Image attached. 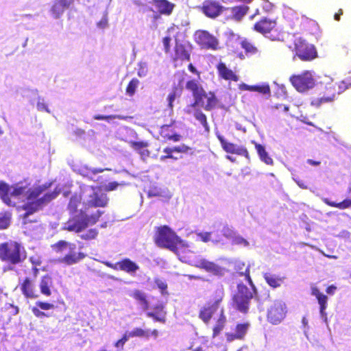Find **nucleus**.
<instances>
[{
    "label": "nucleus",
    "instance_id": "1",
    "mask_svg": "<svg viewBox=\"0 0 351 351\" xmlns=\"http://www.w3.org/2000/svg\"><path fill=\"white\" fill-rule=\"evenodd\" d=\"M44 185H36L32 187L29 184L21 182L10 186L8 183L1 181L0 198L8 206L16 207L19 204L25 203L22 209L25 210L23 217L26 218L42 209L43 206L55 199L57 193L50 192L39 196L45 191Z\"/></svg>",
    "mask_w": 351,
    "mask_h": 351
},
{
    "label": "nucleus",
    "instance_id": "2",
    "mask_svg": "<svg viewBox=\"0 0 351 351\" xmlns=\"http://www.w3.org/2000/svg\"><path fill=\"white\" fill-rule=\"evenodd\" d=\"M239 274L245 276L250 287L243 283L237 285V292L232 298V306L237 311L245 315L249 312L250 301L256 295L257 291L251 278L250 270L248 267L245 269L244 272H241Z\"/></svg>",
    "mask_w": 351,
    "mask_h": 351
},
{
    "label": "nucleus",
    "instance_id": "3",
    "mask_svg": "<svg viewBox=\"0 0 351 351\" xmlns=\"http://www.w3.org/2000/svg\"><path fill=\"white\" fill-rule=\"evenodd\" d=\"M185 88L192 93L194 98V102L190 105L191 107L201 106L206 111H210L216 107L218 100L215 93L211 91L207 93L197 80H188Z\"/></svg>",
    "mask_w": 351,
    "mask_h": 351
},
{
    "label": "nucleus",
    "instance_id": "4",
    "mask_svg": "<svg viewBox=\"0 0 351 351\" xmlns=\"http://www.w3.org/2000/svg\"><path fill=\"white\" fill-rule=\"evenodd\" d=\"M103 211L97 210L88 215L84 210L80 209L79 213H70L67 221L64 223L62 229L69 232L80 233L88 226L95 224L99 220Z\"/></svg>",
    "mask_w": 351,
    "mask_h": 351
},
{
    "label": "nucleus",
    "instance_id": "5",
    "mask_svg": "<svg viewBox=\"0 0 351 351\" xmlns=\"http://www.w3.org/2000/svg\"><path fill=\"white\" fill-rule=\"evenodd\" d=\"M154 242L158 247L168 249L175 253H177L179 248L188 247L186 242L167 226L157 228Z\"/></svg>",
    "mask_w": 351,
    "mask_h": 351
},
{
    "label": "nucleus",
    "instance_id": "6",
    "mask_svg": "<svg viewBox=\"0 0 351 351\" xmlns=\"http://www.w3.org/2000/svg\"><path fill=\"white\" fill-rule=\"evenodd\" d=\"M27 258V252L19 242L9 240L0 244V260L9 265H19Z\"/></svg>",
    "mask_w": 351,
    "mask_h": 351
},
{
    "label": "nucleus",
    "instance_id": "7",
    "mask_svg": "<svg viewBox=\"0 0 351 351\" xmlns=\"http://www.w3.org/2000/svg\"><path fill=\"white\" fill-rule=\"evenodd\" d=\"M193 46L188 41L175 40V44L169 55L170 60L175 67L182 66L184 62H189L191 58Z\"/></svg>",
    "mask_w": 351,
    "mask_h": 351
},
{
    "label": "nucleus",
    "instance_id": "8",
    "mask_svg": "<svg viewBox=\"0 0 351 351\" xmlns=\"http://www.w3.org/2000/svg\"><path fill=\"white\" fill-rule=\"evenodd\" d=\"M349 87H351V80L348 77L339 83H330L326 86V93L320 98L315 99L313 104L320 105L323 103L330 102L337 95H340Z\"/></svg>",
    "mask_w": 351,
    "mask_h": 351
},
{
    "label": "nucleus",
    "instance_id": "9",
    "mask_svg": "<svg viewBox=\"0 0 351 351\" xmlns=\"http://www.w3.org/2000/svg\"><path fill=\"white\" fill-rule=\"evenodd\" d=\"M294 53L300 60L310 62L317 57V51L314 45L299 38L294 42Z\"/></svg>",
    "mask_w": 351,
    "mask_h": 351
},
{
    "label": "nucleus",
    "instance_id": "10",
    "mask_svg": "<svg viewBox=\"0 0 351 351\" xmlns=\"http://www.w3.org/2000/svg\"><path fill=\"white\" fill-rule=\"evenodd\" d=\"M287 313L286 304L280 300H274L267 309V319L273 325L279 324L286 317Z\"/></svg>",
    "mask_w": 351,
    "mask_h": 351
},
{
    "label": "nucleus",
    "instance_id": "11",
    "mask_svg": "<svg viewBox=\"0 0 351 351\" xmlns=\"http://www.w3.org/2000/svg\"><path fill=\"white\" fill-rule=\"evenodd\" d=\"M289 80L294 88L303 93L312 88L315 85V80L311 71H305L298 75H293Z\"/></svg>",
    "mask_w": 351,
    "mask_h": 351
},
{
    "label": "nucleus",
    "instance_id": "12",
    "mask_svg": "<svg viewBox=\"0 0 351 351\" xmlns=\"http://www.w3.org/2000/svg\"><path fill=\"white\" fill-rule=\"evenodd\" d=\"M17 288L26 299H36L39 297L36 280L31 276H25L19 280Z\"/></svg>",
    "mask_w": 351,
    "mask_h": 351
},
{
    "label": "nucleus",
    "instance_id": "13",
    "mask_svg": "<svg viewBox=\"0 0 351 351\" xmlns=\"http://www.w3.org/2000/svg\"><path fill=\"white\" fill-rule=\"evenodd\" d=\"M221 301V297H219L215 300H210L208 301L200 308L198 315L199 318L204 324H208L210 322L213 315L218 310Z\"/></svg>",
    "mask_w": 351,
    "mask_h": 351
},
{
    "label": "nucleus",
    "instance_id": "14",
    "mask_svg": "<svg viewBox=\"0 0 351 351\" xmlns=\"http://www.w3.org/2000/svg\"><path fill=\"white\" fill-rule=\"evenodd\" d=\"M195 40L202 49L216 50L218 48V40L206 30H198L195 34Z\"/></svg>",
    "mask_w": 351,
    "mask_h": 351
},
{
    "label": "nucleus",
    "instance_id": "15",
    "mask_svg": "<svg viewBox=\"0 0 351 351\" xmlns=\"http://www.w3.org/2000/svg\"><path fill=\"white\" fill-rule=\"evenodd\" d=\"M225 7H223L220 3L216 1L206 0L203 2L201 7L202 12L208 17L215 19L219 16L224 10Z\"/></svg>",
    "mask_w": 351,
    "mask_h": 351
},
{
    "label": "nucleus",
    "instance_id": "16",
    "mask_svg": "<svg viewBox=\"0 0 351 351\" xmlns=\"http://www.w3.org/2000/svg\"><path fill=\"white\" fill-rule=\"evenodd\" d=\"M176 121H171L170 123L160 126L159 134L165 141L178 142L182 139V136L177 133L174 129Z\"/></svg>",
    "mask_w": 351,
    "mask_h": 351
},
{
    "label": "nucleus",
    "instance_id": "17",
    "mask_svg": "<svg viewBox=\"0 0 351 351\" xmlns=\"http://www.w3.org/2000/svg\"><path fill=\"white\" fill-rule=\"evenodd\" d=\"M106 265L113 269L127 272L132 276H134L139 269L138 265L128 258H123L114 264L106 263Z\"/></svg>",
    "mask_w": 351,
    "mask_h": 351
},
{
    "label": "nucleus",
    "instance_id": "18",
    "mask_svg": "<svg viewBox=\"0 0 351 351\" xmlns=\"http://www.w3.org/2000/svg\"><path fill=\"white\" fill-rule=\"evenodd\" d=\"M250 324L248 322L239 323L236 325L233 332H226L225 336L227 341L243 340L249 330Z\"/></svg>",
    "mask_w": 351,
    "mask_h": 351
},
{
    "label": "nucleus",
    "instance_id": "19",
    "mask_svg": "<svg viewBox=\"0 0 351 351\" xmlns=\"http://www.w3.org/2000/svg\"><path fill=\"white\" fill-rule=\"evenodd\" d=\"M298 22L299 29L307 34L311 35H316L319 32V27L318 23L311 19H308L304 16H302L300 18H297Z\"/></svg>",
    "mask_w": 351,
    "mask_h": 351
},
{
    "label": "nucleus",
    "instance_id": "20",
    "mask_svg": "<svg viewBox=\"0 0 351 351\" xmlns=\"http://www.w3.org/2000/svg\"><path fill=\"white\" fill-rule=\"evenodd\" d=\"M217 138L221 143L223 150L230 154H234L245 156L246 158H250V155L247 149L244 147H237L232 143L228 142L222 136L218 135Z\"/></svg>",
    "mask_w": 351,
    "mask_h": 351
},
{
    "label": "nucleus",
    "instance_id": "21",
    "mask_svg": "<svg viewBox=\"0 0 351 351\" xmlns=\"http://www.w3.org/2000/svg\"><path fill=\"white\" fill-rule=\"evenodd\" d=\"M195 266L217 276H222L225 273L224 268L204 258L197 260L195 262Z\"/></svg>",
    "mask_w": 351,
    "mask_h": 351
},
{
    "label": "nucleus",
    "instance_id": "22",
    "mask_svg": "<svg viewBox=\"0 0 351 351\" xmlns=\"http://www.w3.org/2000/svg\"><path fill=\"white\" fill-rule=\"evenodd\" d=\"M224 10L230 12L226 16V20L239 22L248 13L250 8L246 5H239L231 8H225Z\"/></svg>",
    "mask_w": 351,
    "mask_h": 351
},
{
    "label": "nucleus",
    "instance_id": "23",
    "mask_svg": "<svg viewBox=\"0 0 351 351\" xmlns=\"http://www.w3.org/2000/svg\"><path fill=\"white\" fill-rule=\"evenodd\" d=\"M87 254L83 252H75V250H69V252L58 259V263L66 265H73L84 260Z\"/></svg>",
    "mask_w": 351,
    "mask_h": 351
},
{
    "label": "nucleus",
    "instance_id": "24",
    "mask_svg": "<svg viewBox=\"0 0 351 351\" xmlns=\"http://www.w3.org/2000/svg\"><path fill=\"white\" fill-rule=\"evenodd\" d=\"M276 21L267 18H263L254 25L253 29L260 34L266 35L274 30L276 31Z\"/></svg>",
    "mask_w": 351,
    "mask_h": 351
},
{
    "label": "nucleus",
    "instance_id": "25",
    "mask_svg": "<svg viewBox=\"0 0 351 351\" xmlns=\"http://www.w3.org/2000/svg\"><path fill=\"white\" fill-rule=\"evenodd\" d=\"M73 0H56L51 8V13L55 19H58L70 7Z\"/></svg>",
    "mask_w": 351,
    "mask_h": 351
},
{
    "label": "nucleus",
    "instance_id": "26",
    "mask_svg": "<svg viewBox=\"0 0 351 351\" xmlns=\"http://www.w3.org/2000/svg\"><path fill=\"white\" fill-rule=\"evenodd\" d=\"M218 75L225 80L237 82L239 76L231 69L228 68L225 63L220 62L216 66Z\"/></svg>",
    "mask_w": 351,
    "mask_h": 351
},
{
    "label": "nucleus",
    "instance_id": "27",
    "mask_svg": "<svg viewBox=\"0 0 351 351\" xmlns=\"http://www.w3.org/2000/svg\"><path fill=\"white\" fill-rule=\"evenodd\" d=\"M108 203V198L106 194L94 192L89 195V199L87 202L88 207H106Z\"/></svg>",
    "mask_w": 351,
    "mask_h": 351
},
{
    "label": "nucleus",
    "instance_id": "28",
    "mask_svg": "<svg viewBox=\"0 0 351 351\" xmlns=\"http://www.w3.org/2000/svg\"><path fill=\"white\" fill-rule=\"evenodd\" d=\"M154 311L147 313V316L152 318L155 322H158L162 324L166 322L167 312L165 311L163 304H160L154 306Z\"/></svg>",
    "mask_w": 351,
    "mask_h": 351
},
{
    "label": "nucleus",
    "instance_id": "29",
    "mask_svg": "<svg viewBox=\"0 0 351 351\" xmlns=\"http://www.w3.org/2000/svg\"><path fill=\"white\" fill-rule=\"evenodd\" d=\"M53 287V279L49 274H45L40 278L39 282V289L40 293L47 296L49 297L51 295L52 292L51 288Z\"/></svg>",
    "mask_w": 351,
    "mask_h": 351
},
{
    "label": "nucleus",
    "instance_id": "30",
    "mask_svg": "<svg viewBox=\"0 0 351 351\" xmlns=\"http://www.w3.org/2000/svg\"><path fill=\"white\" fill-rule=\"evenodd\" d=\"M130 147L138 153L142 158H147L149 156L150 152L147 149L149 143L147 141H131L129 143Z\"/></svg>",
    "mask_w": 351,
    "mask_h": 351
},
{
    "label": "nucleus",
    "instance_id": "31",
    "mask_svg": "<svg viewBox=\"0 0 351 351\" xmlns=\"http://www.w3.org/2000/svg\"><path fill=\"white\" fill-rule=\"evenodd\" d=\"M51 248L56 254H62L66 249L75 250L76 245L65 240H59L51 245Z\"/></svg>",
    "mask_w": 351,
    "mask_h": 351
},
{
    "label": "nucleus",
    "instance_id": "32",
    "mask_svg": "<svg viewBox=\"0 0 351 351\" xmlns=\"http://www.w3.org/2000/svg\"><path fill=\"white\" fill-rule=\"evenodd\" d=\"M311 293L313 295L315 296L317 300L318 304H319V311L321 315H324V311L327 308L328 297L322 293L316 287L311 289Z\"/></svg>",
    "mask_w": 351,
    "mask_h": 351
},
{
    "label": "nucleus",
    "instance_id": "33",
    "mask_svg": "<svg viewBox=\"0 0 351 351\" xmlns=\"http://www.w3.org/2000/svg\"><path fill=\"white\" fill-rule=\"evenodd\" d=\"M130 295L138 302L143 310H147L149 308V301L147 298L146 294L143 291L134 289Z\"/></svg>",
    "mask_w": 351,
    "mask_h": 351
},
{
    "label": "nucleus",
    "instance_id": "34",
    "mask_svg": "<svg viewBox=\"0 0 351 351\" xmlns=\"http://www.w3.org/2000/svg\"><path fill=\"white\" fill-rule=\"evenodd\" d=\"M154 5L161 14H170L174 8V5L167 0H154Z\"/></svg>",
    "mask_w": 351,
    "mask_h": 351
},
{
    "label": "nucleus",
    "instance_id": "35",
    "mask_svg": "<svg viewBox=\"0 0 351 351\" xmlns=\"http://www.w3.org/2000/svg\"><path fill=\"white\" fill-rule=\"evenodd\" d=\"M252 143L254 144L256 150L261 161H263L267 165H272L274 164V160L271 158V157L269 156V154L265 150V147L261 144L257 143L255 141H252Z\"/></svg>",
    "mask_w": 351,
    "mask_h": 351
},
{
    "label": "nucleus",
    "instance_id": "36",
    "mask_svg": "<svg viewBox=\"0 0 351 351\" xmlns=\"http://www.w3.org/2000/svg\"><path fill=\"white\" fill-rule=\"evenodd\" d=\"M263 278L266 282L272 288H278L282 284L285 277H280L271 273H265Z\"/></svg>",
    "mask_w": 351,
    "mask_h": 351
},
{
    "label": "nucleus",
    "instance_id": "37",
    "mask_svg": "<svg viewBox=\"0 0 351 351\" xmlns=\"http://www.w3.org/2000/svg\"><path fill=\"white\" fill-rule=\"evenodd\" d=\"M82 204V197L80 195L74 194L73 195L69 201L67 205V210L69 214L70 213H79L78 208Z\"/></svg>",
    "mask_w": 351,
    "mask_h": 351
},
{
    "label": "nucleus",
    "instance_id": "38",
    "mask_svg": "<svg viewBox=\"0 0 351 351\" xmlns=\"http://www.w3.org/2000/svg\"><path fill=\"white\" fill-rule=\"evenodd\" d=\"M226 317L224 315L223 311L221 312L213 328V337L215 338L218 336L221 332L223 330L226 324Z\"/></svg>",
    "mask_w": 351,
    "mask_h": 351
},
{
    "label": "nucleus",
    "instance_id": "39",
    "mask_svg": "<svg viewBox=\"0 0 351 351\" xmlns=\"http://www.w3.org/2000/svg\"><path fill=\"white\" fill-rule=\"evenodd\" d=\"M322 201L328 206L333 208H337L340 210L347 209L351 207V198L345 199L342 202L337 203L335 202L330 201L328 198H322Z\"/></svg>",
    "mask_w": 351,
    "mask_h": 351
},
{
    "label": "nucleus",
    "instance_id": "40",
    "mask_svg": "<svg viewBox=\"0 0 351 351\" xmlns=\"http://www.w3.org/2000/svg\"><path fill=\"white\" fill-rule=\"evenodd\" d=\"M240 45L247 56H252L258 53V49L256 45L247 38H243Z\"/></svg>",
    "mask_w": 351,
    "mask_h": 351
},
{
    "label": "nucleus",
    "instance_id": "41",
    "mask_svg": "<svg viewBox=\"0 0 351 351\" xmlns=\"http://www.w3.org/2000/svg\"><path fill=\"white\" fill-rule=\"evenodd\" d=\"M182 91V88L173 86L172 88L171 91L169 93L167 96V101H168V107L170 110H173V102L176 97H179Z\"/></svg>",
    "mask_w": 351,
    "mask_h": 351
},
{
    "label": "nucleus",
    "instance_id": "42",
    "mask_svg": "<svg viewBox=\"0 0 351 351\" xmlns=\"http://www.w3.org/2000/svg\"><path fill=\"white\" fill-rule=\"evenodd\" d=\"M154 0H134L135 5L140 8L142 12H152L155 13L152 5H154Z\"/></svg>",
    "mask_w": 351,
    "mask_h": 351
},
{
    "label": "nucleus",
    "instance_id": "43",
    "mask_svg": "<svg viewBox=\"0 0 351 351\" xmlns=\"http://www.w3.org/2000/svg\"><path fill=\"white\" fill-rule=\"evenodd\" d=\"M129 338L132 337H143L149 339L150 337V332L149 330H144L141 328H134L130 332H126Z\"/></svg>",
    "mask_w": 351,
    "mask_h": 351
},
{
    "label": "nucleus",
    "instance_id": "44",
    "mask_svg": "<svg viewBox=\"0 0 351 351\" xmlns=\"http://www.w3.org/2000/svg\"><path fill=\"white\" fill-rule=\"evenodd\" d=\"M193 116L195 118L199 121L203 128L206 131L209 130V125L207 121V117L205 114L202 112V111L199 109H197L194 113Z\"/></svg>",
    "mask_w": 351,
    "mask_h": 351
},
{
    "label": "nucleus",
    "instance_id": "45",
    "mask_svg": "<svg viewBox=\"0 0 351 351\" xmlns=\"http://www.w3.org/2000/svg\"><path fill=\"white\" fill-rule=\"evenodd\" d=\"M139 80L137 78L132 79L126 86L125 92L129 96H133L139 85Z\"/></svg>",
    "mask_w": 351,
    "mask_h": 351
},
{
    "label": "nucleus",
    "instance_id": "46",
    "mask_svg": "<svg viewBox=\"0 0 351 351\" xmlns=\"http://www.w3.org/2000/svg\"><path fill=\"white\" fill-rule=\"evenodd\" d=\"M11 221V217L8 213H0V230H4L9 227Z\"/></svg>",
    "mask_w": 351,
    "mask_h": 351
},
{
    "label": "nucleus",
    "instance_id": "47",
    "mask_svg": "<svg viewBox=\"0 0 351 351\" xmlns=\"http://www.w3.org/2000/svg\"><path fill=\"white\" fill-rule=\"evenodd\" d=\"M98 234L96 229H89L86 232L80 235V237L83 240H92L95 239Z\"/></svg>",
    "mask_w": 351,
    "mask_h": 351
},
{
    "label": "nucleus",
    "instance_id": "48",
    "mask_svg": "<svg viewBox=\"0 0 351 351\" xmlns=\"http://www.w3.org/2000/svg\"><path fill=\"white\" fill-rule=\"evenodd\" d=\"M253 91L263 95H270L271 93L270 87L267 84L253 86Z\"/></svg>",
    "mask_w": 351,
    "mask_h": 351
},
{
    "label": "nucleus",
    "instance_id": "49",
    "mask_svg": "<svg viewBox=\"0 0 351 351\" xmlns=\"http://www.w3.org/2000/svg\"><path fill=\"white\" fill-rule=\"evenodd\" d=\"M94 119L95 120H106V121H110L112 119H125V117L121 116V115H117V114H111V115H101V114H95L93 117Z\"/></svg>",
    "mask_w": 351,
    "mask_h": 351
},
{
    "label": "nucleus",
    "instance_id": "50",
    "mask_svg": "<svg viewBox=\"0 0 351 351\" xmlns=\"http://www.w3.org/2000/svg\"><path fill=\"white\" fill-rule=\"evenodd\" d=\"M171 38L170 36H166L162 40L164 52L165 53L169 54V55L172 51L171 50Z\"/></svg>",
    "mask_w": 351,
    "mask_h": 351
},
{
    "label": "nucleus",
    "instance_id": "51",
    "mask_svg": "<svg viewBox=\"0 0 351 351\" xmlns=\"http://www.w3.org/2000/svg\"><path fill=\"white\" fill-rule=\"evenodd\" d=\"M163 152L165 154H166V155L162 156L160 157V160H166V159H173V160H176L177 159V158L174 157L173 156V150L172 147H167L164 148L163 149Z\"/></svg>",
    "mask_w": 351,
    "mask_h": 351
},
{
    "label": "nucleus",
    "instance_id": "52",
    "mask_svg": "<svg viewBox=\"0 0 351 351\" xmlns=\"http://www.w3.org/2000/svg\"><path fill=\"white\" fill-rule=\"evenodd\" d=\"M172 148H173V152L182 153V154L188 153L189 151L191 150V147L184 144H182V145H180L178 146H174Z\"/></svg>",
    "mask_w": 351,
    "mask_h": 351
},
{
    "label": "nucleus",
    "instance_id": "53",
    "mask_svg": "<svg viewBox=\"0 0 351 351\" xmlns=\"http://www.w3.org/2000/svg\"><path fill=\"white\" fill-rule=\"evenodd\" d=\"M211 234L210 232H202L198 233L197 235L198 238L204 243H207L211 241Z\"/></svg>",
    "mask_w": 351,
    "mask_h": 351
},
{
    "label": "nucleus",
    "instance_id": "54",
    "mask_svg": "<svg viewBox=\"0 0 351 351\" xmlns=\"http://www.w3.org/2000/svg\"><path fill=\"white\" fill-rule=\"evenodd\" d=\"M155 283L157 287L160 290L162 294L167 293V285L165 282L162 281L160 279H155Z\"/></svg>",
    "mask_w": 351,
    "mask_h": 351
},
{
    "label": "nucleus",
    "instance_id": "55",
    "mask_svg": "<svg viewBox=\"0 0 351 351\" xmlns=\"http://www.w3.org/2000/svg\"><path fill=\"white\" fill-rule=\"evenodd\" d=\"M129 337L127 335V332L124 333L122 337L116 341L114 346L117 348L123 349L125 343L128 341Z\"/></svg>",
    "mask_w": 351,
    "mask_h": 351
},
{
    "label": "nucleus",
    "instance_id": "56",
    "mask_svg": "<svg viewBox=\"0 0 351 351\" xmlns=\"http://www.w3.org/2000/svg\"><path fill=\"white\" fill-rule=\"evenodd\" d=\"M36 305L43 310H50L54 308V305L53 304L47 302L38 301L36 302Z\"/></svg>",
    "mask_w": 351,
    "mask_h": 351
},
{
    "label": "nucleus",
    "instance_id": "57",
    "mask_svg": "<svg viewBox=\"0 0 351 351\" xmlns=\"http://www.w3.org/2000/svg\"><path fill=\"white\" fill-rule=\"evenodd\" d=\"M36 107H37L38 110H39V111H41V112L45 111V112H47L48 113L50 112V111H49V110L48 108L47 104L44 101V99H39L38 103H37Z\"/></svg>",
    "mask_w": 351,
    "mask_h": 351
},
{
    "label": "nucleus",
    "instance_id": "58",
    "mask_svg": "<svg viewBox=\"0 0 351 351\" xmlns=\"http://www.w3.org/2000/svg\"><path fill=\"white\" fill-rule=\"evenodd\" d=\"M32 312L33 314L38 318H42L44 317H47V314L43 311H41L38 306H34L32 308Z\"/></svg>",
    "mask_w": 351,
    "mask_h": 351
},
{
    "label": "nucleus",
    "instance_id": "59",
    "mask_svg": "<svg viewBox=\"0 0 351 351\" xmlns=\"http://www.w3.org/2000/svg\"><path fill=\"white\" fill-rule=\"evenodd\" d=\"M6 309H10V313L12 315H16L19 312V308L17 306L13 304H5Z\"/></svg>",
    "mask_w": 351,
    "mask_h": 351
},
{
    "label": "nucleus",
    "instance_id": "60",
    "mask_svg": "<svg viewBox=\"0 0 351 351\" xmlns=\"http://www.w3.org/2000/svg\"><path fill=\"white\" fill-rule=\"evenodd\" d=\"M123 184H119L117 182H110L108 183L107 185H106L105 186V191H114L115 189H117V187L119 186V185H122Z\"/></svg>",
    "mask_w": 351,
    "mask_h": 351
},
{
    "label": "nucleus",
    "instance_id": "61",
    "mask_svg": "<svg viewBox=\"0 0 351 351\" xmlns=\"http://www.w3.org/2000/svg\"><path fill=\"white\" fill-rule=\"evenodd\" d=\"M297 184L302 189H307L308 184L306 181L300 179L299 178H294Z\"/></svg>",
    "mask_w": 351,
    "mask_h": 351
},
{
    "label": "nucleus",
    "instance_id": "62",
    "mask_svg": "<svg viewBox=\"0 0 351 351\" xmlns=\"http://www.w3.org/2000/svg\"><path fill=\"white\" fill-rule=\"evenodd\" d=\"M188 69L191 73L197 75L198 79H200L201 72L199 71L192 63L188 64Z\"/></svg>",
    "mask_w": 351,
    "mask_h": 351
},
{
    "label": "nucleus",
    "instance_id": "63",
    "mask_svg": "<svg viewBox=\"0 0 351 351\" xmlns=\"http://www.w3.org/2000/svg\"><path fill=\"white\" fill-rule=\"evenodd\" d=\"M29 261L32 265V267H38L42 264L41 260L36 256H30Z\"/></svg>",
    "mask_w": 351,
    "mask_h": 351
},
{
    "label": "nucleus",
    "instance_id": "64",
    "mask_svg": "<svg viewBox=\"0 0 351 351\" xmlns=\"http://www.w3.org/2000/svg\"><path fill=\"white\" fill-rule=\"evenodd\" d=\"M247 267H248L250 269V266L245 267L244 263H239L236 265L235 269L237 272V274L239 276H241L239 274H240L241 272H244Z\"/></svg>",
    "mask_w": 351,
    "mask_h": 351
}]
</instances>
